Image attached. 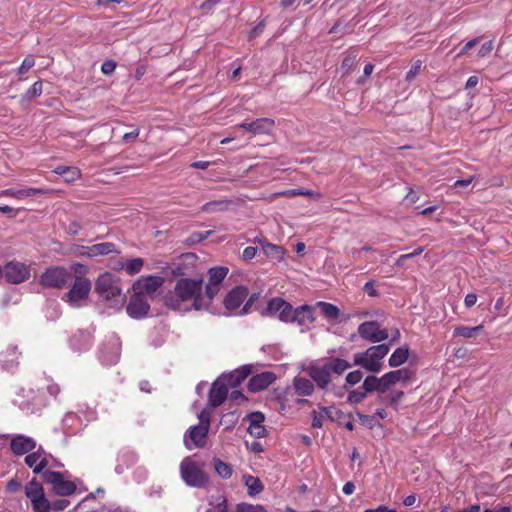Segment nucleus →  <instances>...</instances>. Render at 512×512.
I'll list each match as a JSON object with an SVG mask.
<instances>
[{
    "label": "nucleus",
    "instance_id": "f257e3e1",
    "mask_svg": "<svg viewBox=\"0 0 512 512\" xmlns=\"http://www.w3.org/2000/svg\"><path fill=\"white\" fill-rule=\"evenodd\" d=\"M165 303L169 308L179 312L205 309L202 280L179 279L174 290L165 297Z\"/></svg>",
    "mask_w": 512,
    "mask_h": 512
},
{
    "label": "nucleus",
    "instance_id": "f03ea898",
    "mask_svg": "<svg viewBox=\"0 0 512 512\" xmlns=\"http://www.w3.org/2000/svg\"><path fill=\"white\" fill-rule=\"evenodd\" d=\"M389 351L390 347L388 344L371 346L364 352L354 354V365L360 366L372 373H379L384 367L383 359Z\"/></svg>",
    "mask_w": 512,
    "mask_h": 512
},
{
    "label": "nucleus",
    "instance_id": "7ed1b4c3",
    "mask_svg": "<svg viewBox=\"0 0 512 512\" xmlns=\"http://www.w3.org/2000/svg\"><path fill=\"white\" fill-rule=\"evenodd\" d=\"M95 290L101 298L111 301V305H122L125 301V295L122 294L116 277L111 273L106 272L98 277Z\"/></svg>",
    "mask_w": 512,
    "mask_h": 512
},
{
    "label": "nucleus",
    "instance_id": "20e7f679",
    "mask_svg": "<svg viewBox=\"0 0 512 512\" xmlns=\"http://www.w3.org/2000/svg\"><path fill=\"white\" fill-rule=\"evenodd\" d=\"M180 475L184 483L190 487L202 488L209 481L208 475L190 456L182 460L180 464Z\"/></svg>",
    "mask_w": 512,
    "mask_h": 512
},
{
    "label": "nucleus",
    "instance_id": "39448f33",
    "mask_svg": "<svg viewBox=\"0 0 512 512\" xmlns=\"http://www.w3.org/2000/svg\"><path fill=\"white\" fill-rule=\"evenodd\" d=\"M42 478L45 483L51 486L53 493L58 496H70L76 491V484L65 479L63 473L46 470L43 472Z\"/></svg>",
    "mask_w": 512,
    "mask_h": 512
},
{
    "label": "nucleus",
    "instance_id": "423d86ee",
    "mask_svg": "<svg viewBox=\"0 0 512 512\" xmlns=\"http://www.w3.org/2000/svg\"><path fill=\"white\" fill-rule=\"evenodd\" d=\"M294 307L281 297L271 298L265 310L262 312L263 316L275 317L283 323H290L292 319Z\"/></svg>",
    "mask_w": 512,
    "mask_h": 512
},
{
    "label": "nucleus",
    "instance_id": "0eeeda50",
    "mask_svg": "<svg viewBox=\"0 0 512 512\" xmlns=\"http://www.w3.org/2000/svg\"><path fill=\"white\" fill-rule=\"evenodd\" d=\"M121 342L118 336L112 334L101 344L99 359L103 365H115L120 358Z\"/></svg>",
    "mask_w": 512,
    "mask_h": 512
},
{
    "label": "nucleus",
    "instance_id": "6e6552de",
    "mask_svg": "<svg viewBox=\"0 0 512 512\" xmlns=\"http://www.w3.org/2000/svg\"><path fill=\"white\" fill-rule=\"evenodd\" d=\"M72 274L63 267L48 268L41 276L40 282L49 288H63L71 280Z\"/></svg>",
    "mask_w": 512,
    "mask_h": 512
},
{
    "label": "nucleus",
    "instance_id": "1a4fd4ad",
    "mask_svg": "<svg viewBox=\"0 0 512 512\" xmlns=\"http://www.w3.org/2000/svg\"><path fill=\"white\" fill-rule=\"evenodd\" d=\"M91 289V282L85 277L78 276L75 278L72 287L65 294L64 300L72 307H79L80 301L88 297Z\"/></svg>",
    "mask_w": 512,
    "mask_h": 512
},
{
    "label": "nucleus",
    "instance_id": "9d476101",
    "mask_svg": "<svg viewBox=\"0 0 512 512\" xmlns=\"http://www.w3.org/2000/svg\"><path fill=\"white\" fill-rule=\"evenodd\" d=\"M5 280L12 284H20L30 278V267L22 262L10 261L2 269Z\"/></svg>",
    "mask_w": 512,
    "mask_h": 512
},
{
    "label": "nucleus",
    "instance_id": "9b49d317",
    "mask_svg": "<svg viewBox=\"0 0 512 512\" xmlns=\"http://www.w3.org/2000/svg\"><path fill=\"white\" fill-rule=\"evenodd\" d=\"M360 337L366 341L379 343L388 339L389 334L386 329H381L377 321H366L358 326Z\"/></svg>",
    "mask_w": 512,
    "mask_h": 512
},
{
    "label": "nucleus",
    "instance_id": "f8f14e48",
    "mask_svg": "<svg viewBox=\"0 0 512 512\" xmlns=\"http://www.w3.org/2000/svg\"><path fill=\"white\" fill-rule=\"evenodd\" d=\"M209 429L206 426L194 425L184 435L185 447L189 450L203 448L206 445Z\"/></svg>",
    "mask_w": 512,
    "mask_h": 512
},
{
    "label": "nucleus",
    "instance_id": "ddd939ff",
    "mask_svg": "<svg viewBox=\"0 0 512 512\" xmlns=\"http://www.w3.org/2000/svg\"><path fill=\"white\" fill-rule=\"evenodd\" d=\"M52 456L47 453L42 446H39L37 450L29 452L25 457V464L32 469L34 474H40L49 465V459Z\"/></svg>",
    "mask_w": 512,
    "mask_h": 512
},
{
    "label": "nucleus",
    "instance_id": "4468645a",
    "mask_svg": "<svg viewBox=\"0 0 512 512\" xmlns=\"http://www.w3.org/2000/svg\"><path fill=\"white\" fill-rule=\"evenodd\" d=\"M150 310V305L144 295L134 292L127 304V314L134 319L144 318Z\"/></svg>",
    "mask_w": 512,
    "mask_h": 512
},
{
    "label": "nucleus",
    "instance_id": "2eb2a0df",
    "mask_svg": "<svg viewBox=\"0 0 512 512\" xmlns=\"http://www.w3.org/2000/svg\"><path fill=\"white\" fill-rule=\"evenodd\" d=\"M94 342V329H79L70 338V347L78 353L88 351Z\"/></svg>",
    "mask_w": 512,
    "mask_h": 512
},
{
    "label": "nucleus",
    "instance_id": "dca6fc26",
    "mask_svg": "<svg viewBox=\"0 0 512 512\" xmlns=\"http://www.w3.org/2000/svg\"><path fill=\"white\" fill-rule=\"evenodd\" d=\"M37 446L36 441L23 434H13L10 436V449L16 456H22L33 451Z\"/></svg>",
    "mask_w": 512,
    "mask_h": 512
},
{
    "label": "nucleus",
    "instance_id": "f3484780",
    "mask_svg": "<svg viewBox=\"0 0 512 512\" xmlns=\"http://www.w3.org/2000/svg\"><path fill=\"white\" fill-rule=\"evenodd\" d=\"M229 393V386L226 382L219 377L216 381L213 382L209 395L208 402L209 406L212 408H216L224 403Z\"/></svg>",
    "mask_w": 512,
    "mask_h": 512
},
{
    "label": "nucleus",
    "instance_id": "a211bd4d",
    "mask_svg": "<svg viewBox=\"0 0 512 512\" xmlns=\"http://www.w3.org/2000/svg\"><path fill=\"white\" fill-rule=\"evenodd\" d=\"M163 278L160 276L151 275L146 278L137 280L133 284V291L139 292L145 297L147 295H153L162 286Z\"/></svg>",
    "mask_w": 512,
    "mask_h": 512
},
{
    "label": "nucleus",
    "instance_id": "6ab92c4d",
    "mask_svg": "<svg viewBox=\"0 0 512 512\" xmlns=\"http://www.w3.org/2000/svg\"><path fill=\"white\" fill-rule=\"evenodd\" d=\"M414 377V373L407 368L390 371L382 376L386 391L397 383L407 384Z\"/></svg>",
    "mask_w": 512,
    "mask_h": 512
},
{
    "label": "nucleus",
    "instance_id": "aec40b11",
    "mask_svg": "<svg viewBox=\"0 0 512 512\" xmlns=\"http://www.w3.org/2000/svg\"><path fill=\"white\" fill-rule=\"evenodd\" d=\"M315 321L313 306L304 304L293 309L290 323H296L300 327L308 328Z\"/></svg>",
    "mask_w": 512,
    "mask_h": 512
},
{
    "label": "nucleus",
    "instance_id": "412c9836",
    "mask_svg": "<svg viewBox=\"0 0 512 512\" xmlns=\"http://www.w3.org/2000/svg\"><path fill=\"white\" fill-rule=\"evenodd\" d=\"M308 375L316 383L317 387L321 390L327 389L331 382V375L326 365H310L307 369Z\"/></svg>",
    "mask_w": 512,
    "mask_h": 512
},
{
    "label": "nucleus",
    "instance_id": "4be33fe9",
    "mask_svg": "<svg viewBox=\"0 0 512 512\" xmlns=\"http://www.w3.org/2000/svg\"><path fill=\"white\" fill-rule=\"evenodd\" d=\"M236 127L242 128L253 134L270 133L274 127V120L271 118H258L252 122H243Z\"/></svg>",
    "mask_w": 512,
    "mask_h": 512
},
{
    "label": "nucleus",
    "instance_id": "5701e85b",
    "mask_svg": "<svg viewBox=\"0 0 512 512\" xmlns=\"http://www.w3.org/2000/svg\"><path fill=\"white\" fill-rule=\"evenodd\" d=\"M21 352L15 345H9L0 353V364L3 369L13 372L19 365Z\"/></svg>",
    "mask_w": 512,
    "mask_h": 512
},
{
    "label": "nucleus",
    "instance_id": "b1692460",
    "mask_svg": "<svg viewBox=\"0 0 512 512\" xmlns=\"http://www.w3.org/2000/svg\"><path fill=\"white\" fill-rule=\"evenodd\" d=\"M276 380L273 372L265 371L252 376L248 382L249 391L256 393L266 389Z\"/></svg>",
    "mask_w": 512,
    "mask_h": 512
},
{
    "label": "nucleus",
    "instance_id": "393cba45",
    "mask_svg": "<svg viewBox=\"0 0 512 512\" xmlns=\"http://www.w3.org/2000/svg\"><path fill=\"white\" fill-rule=\"evenodd\" d=\"M248 295V290L244 286H237L233 288L224 299V306L226 309L233 311L238 309L244 302Z\"/></svg>",
    "mask_w": 512,
    "mask_h": 512
},
{
    "label": "nucleus",
    "instance_id": "a878e982",
    "mask_svg": "<svg viewBox=\"0 0 512 512\" xmlns=\"http://www.w3.org/2000/svg\"><path fill=\"white\" fill-rule=\"evenodd\" d=\"M339 413L340 412L334 406H319L318 410L312 411V427L321 428L325 418L334 421Z\"/></svg>",
    "mask_w": 512,
    "mask_h": 512
},
{
    "label": "nucleus",
    "instance_id": "bb28decb",
    "mask_svg": "<svg viewBox=\"0 0 512 512\" xmlns=\"http://www.w3.org/2000/svg\"><path fill=\"white\" fill-rule=\"evenodd\" d=\"M249 427L248 433L255 438L266 436V428L263 423L265 421L264 414L261 412H253L248 415Z\"/></svg>",
    "mask_w": 512,
    "mask_h": 512
},
{
    "label": "nucleus",
    "instance_id": "cd10ccee",
    "mask_svg": "<svg viewBox=\"0 0 512 512\" xmlns=\"http://www.w3.org/2000/svg\"><path fill=\"white\" fill-rule=\"evenodd\" d=\"M254 243H258L264 252V254L275 261H281L284 259L285 252L282 247L272 244L263 238H255Z\"/></svg>",
    "mask_w": 512,
    "mask_h": 512
},
{
    "label": "nucleus",
    "instance_id": "c85d7f7f",
    "mask_svg": "<svg viewBox=\"0 0 512 512\" xmlns=\"http://www.w3.org/2000/svg\"><path fill=\"white\" fill-rule=\"evenodd\" d=\"M47 190L45 188H24V189H14L9 188L2 190L0 192V196H8L13 197L18 200L26 199L35 195H42L45 194Z\"/></svg>",
    "mask_w": 512,
    "mask_h": 512
},
{
    "label": "nucleus",
    "instance_id": "c756f323",
    "mask_svg": "<svg viewBox=\"0 0 512 512\" xmlns=\"http://www.w3.org/2000/svg\"><path fill=\"white\" fill-rule=\"evenodd\" d=\"M293 387L298 396H310L314 392V384L310 379L304 377H295Z\"/></svg>",
    "mask_w": 512,
    "mask_h": 512
},
{
    "label": "nucleus",
    "instance_id": "7c9ffc66",
    "mask_svg": "<svg viewBox=\"0 0 512 512\" xmlns=\"http://www.w3.org/2000/svg\"><path fill=\"white\" fill-rule=\"evenodd\" d=\"M362 389H364L366 393L379 392L384 394L386 392L382 377L378 378L375 376H367L363 382Z\"/></svg>",
    "mask_w": 512,
    "mask_h": 512
},
{
    "label": "nucleus",
    "instance_id": "2f4dec72",
    "mask_svg": "<svg viewBox=\"0 0 512 512\" xmlns=\"http://www.w3.org/2000/svg\"><path fill=\"white\" fill-rule=\"evenodd\" d=\"M53 171L63 176L66 182H74L81 177V171L74 166L59 165Z\"/></svg>",
    "mask_w": 512,
    "mask_h": 512
},
{
    "label": "nucleus",
    "instance_id": "473e14b6",
    "mask_svg": "<svg viewBox=\"0 0 512 512\" xmlns=\"http://www.w3.org/2000/svg\"><path fill=\"white\" fill-rule=\"evenodd\" d=\"M409 356V348L404 345L397 348L390 356L388 364L390 367H399L404 364Z\"/></svg>",
    "mask_w": 512,
    "mask_h": 512
},
{
    "label": "nucleus",
    "instance_id": "72a5a7b5",
    "mask_svg": "<svg viewBox=\"0 0 512 512\" xmlns=\"http://www.w3.org/2000/svg\"><path fill=\"white\" fill-rule=\"evenodd\" d=\"M325 365L330 374L335 373L337 375H341L351 367V364L347 360L341 358H332L326 362Z\"/></svg>",
    "mask_w": 512,
    "mask_h": 512
},
{
    "label": "nucleus",
    "instance_id": "f704fd0d",
    "mask_svg": "<svg viewBox=\"0 0 512 512\" xmlns=\"http://www.w3.org/2000/svg\"><path fill=\"white\" fill-rule=\"evenodd\" d=\"M44 494L43 486L36 479H32L25 486V495L30 499L31 503L40 498Z\"/></svg>",
    "mask_w": 512,
    "mask_h": 512
},
{
    "label": "nucleus",
    "instance_id": "c9c22d12",
    "mask_svg": "<svg viewBox=\"0 0 512 512\" xmlns=\"http://www.w3.org/2000/svg\"><path fill=\"white\" fill-rule=\"evenodd\" d=\"M39 391H46L53 398H57L60 393V386L50 377H42L38 386Z\"/></svg>",
    "mask_w": 512,
    "mask_h": 512
},
{
    "label": "nucleus",
    "instance_id": "e433bc0d",
    "mask_svg": "<svg viewBox=\"0 0 512 512\" xmlns=\"http://www.w3.org/2000/svg\"><path fill=\"white\" fill-rule=\"evenodd\" d=\"M243 481L248 489V494L250 496L258 495L264 488L261 480L258 477H254L252 475H244Z\"/></svg>",
    "mask_w": 512,
    "mask_h": 512
},
{
    "label": "nucleus",
    "instance_id": "4c0bfd02",
    "mask_svg": "<svg viewBox=\"0 0 512 512\" xmlns=\"http://www.w3.org/2000/svg\"><path fill=\"white\" fill-rule=\"evenodd\" d=\"M90 252H92V257H96L115 253L118 252V250L116 249V245L114 243L103 242L90 246Z\"/></svg>",
    "mask_w": 512,
    "mask_h": 512
},
{
    "label": "nucleus",
    "instance_id": "58836bf2",
    "mask_svg": "<svg viewBox=\"0 0 512 512\" xmlns=\"http://www.w3.org/2000/svg\"><path fill=\"white\" fill-rule=\"evenodd\" d=\"M316 306L321 309V314L329 321H334L339 317L340 311L334 304L319 301Z\"/></svg>",
    "mask_w": 512,
    "mask_h": 512
},
{
    "label": "nucleus",
    "instance_id": "ea45409f",
    "mask_svg": "<svg viewBox=\"0 0 512 512\" xmlns=\"http://www.w3.org/2000/svg\"><path fill=\"white\" fill-rule=\"evenodd\" d=\"M212 464L214 467V470L216 474L223 478V479H229L233 474V467L232 465L222 461L219 458H213Z\"/></svg>",
    "mask_w": 512,
    "mask_h": 512
},
{
    "label": "nucleus",
    "instance_id": "a19ab883",
    "mask_svg": "<svg viewBox=\"0 0 512 512\" xmlns=\"http://www.w3.org/2000/svg\"><path fill=\"white\" fill-rule=\"evenodd\" d=\"M209 508L205 512H228L227 499L223 495L218 497L210 498L208 501Z\"/></svg>",
    "mask_w": 512,
    "mask_h": 512
},
{
    "label": "nucleus",
    "instance_id": "79ce46f5",
    "mask_svg": "<svg viewBox=\"0 0 512 512\" xmlns=\"http://www.w3.org/2000/svg\"><path fill=\"white\" fill-rule=\"evenodd\" d=\"M209 283L220 285L228 274V268L226 267H213L209 269Z\"/></svg>",
    "mask_w": 512,
    "mask_h": 512
},
{
    "label": "nucleus",
    "instance_id": "37998d69",
    "mask_svg": "<svg viewBox=\"0 0 512 512\" xmlns=\"http://www.w3.org/2000/svg\"><path fill=\"white\" fill-rule=\"evenodd\" d=\"M281 195L296 197V196H309L315 200H319L321 198V194L310 189L305 188H295L283 191Z\"/></svg>",
    "mask_w": 512,
    "mask_h": 512
},
{
    "label": "nucleus",
    "instance_id": "c03bdc74",
    "mask_svg": "<svg viewBox=\"0 0 512 512\" xmlns=\"http://www.w3.org/2000/svg\"><path fill=\"white\" fill-rule=\"evenodd\" d=\"M483 329V325H478L475 327H467V326H457L453 331L454 337H464V338H472L477 332Z\"/></svg>",
    "mask_w": 512,
    "mask_h": 512
},
{
    "label": "nucleus",
    "instance_id": "a18cd8bd",
    "mask_svg": "<svg viewBox=\"0 0 512 512\" xmlns=\"http://www.w3.org/2000/svg\"><path fill=\"white\" fill-rule=\"evenodd\" d=\"M230 201L227 200H215L205 203L202 206V211L207 213H214L218 211H224L228 208Z\"/></svg>",
    "mask_w": 512,
    "mask_h": 512
},
{
    "label": "nucleus",
    "instance_id": "49530a36",
    "mask_svg": "<svg viewBox=\"0 0 512 512\" xmlns=\"http://www.w3.org/2000/svg\"><path fill=\"white\" fill-rule=\"evenodd\" d=\"M220 288V285L212 284L209 282L206 284L205 293H202L205 300V309L209 307L215 295H217L218 292L220 291Z\"/></svg>",
    "mask_w": 512,
    "mask_h": 512
},
{
    "label": "nucleus",
    "instance_id": "de8ad7c7",
    "mask_svg": "<svg viewBox=\"0 0 512 512\" xmlns=\"http://www.w3.org/2000/svg\"><path fill=\"white\" fill-rule=\"evenodd\" d=\"M144 265L142 258H133L125 263V270L129 275H135L139 273Z\"/></svg>",
    "mask_w": 512,
    "mask_h": 512
},
{
    "label": "nucleus",
    "instance_id": "09e8293b",
    "mask_svg": "<svg viewBox=\"0 0 512 512\" xmlns=\"http://www.w3.org/2000/svg\"><path fill=\"white\" fill-rule=\"evenodd\" d=\"M31 504L34 512H49L51 510L50 502L46 498L45 494L40 498L35 499Z\"/></svg>",
    "mask_w": 512,
    "mask_h": 512
},
{
    "label": "nucleus",
    "instance_id": "8fccbe9b",
    "mask_svg": "<svg viewBox=\"0 0 512 512\" xmlns=\"http://www.w3.org/2000/svg\"><path fill=\"white\" fill-rule=\"evenodd\" d=\"M220 377L232 388L239 386L243 382V376H240L236 370L228 374L224 373Z\"/></svg>",
    "mask_w": 512,
    "mask_h": 512
},
{
    "label": "nucleus",
    "instance_id": "3c124183",
    "mask_svg": "<svg viewBox=\"0 0 512 512\" xmlns=\"http://www.w3.org/2000/svg\"><path fill=\"white\" fill-rule=\"evenodd\" d=\"M366 395H367V393L365 392L364 389H362V390H359V389L352 390V391H350L348 393L347 401L350 404H358V403L362 402L365 399Z\"/></svg>",
    "mask_w": 512,
    "mask_h": 512
},
{
    "label": "nucleus",
    "instance_id": "603ef678",
    "mask_svg": "<svg viewBox=\"0 0 512 512\" xmlns=\"http://www.w3.org/2000/svg\"><path fill=\"white\" fill-rule=\"evenodd\" d=\"M403 397H404V392L402 390L392 391L390 394L387 395L386 405L397 406Z\"/></svg>",
    "mask_w": 512,
    "mask_h": 512
},
{
    "label": "nucleus",
    "instance_id": "864d4df0",
    "mask_svg": "<svg viewBox=\"0 0 512 512\" xmlns=\"http://www.w3.org/2000/svg\"><path fill=\"white\" fill-rule=\"evenodd\" d=\"M35 65V59L32 55H27L20 67L18 68V73L20 75L25 74L29 69H31Z\"/></svg>",
    "mask_w": 512,
    "mask_h": 512
},
{
    "label": "nucleus",
    "instance_id": "5fc2aeb1",
    "mask_svg": "<svg viewBox=\"0 0 512 512\" xmlns=\"http://www.w3.org/2000/svg\"><path fill=\"white\" fill-rule=\"evenodd\" d=\"M266 510L260 505H251L240 503L237 505V512H265Z\"/></svg>",
    "mask_w": 512,
    "mask_h": 512
},
{
    "label": "nucleus",
    "instance_id": "6e6d98bb",
    "mask_svg": "<svg viewBox=\"0 0 512 512\" xmlns=\"http://www.w3.org/2000/svg\"><path fill=\"white\" fill-rule=\"evenodd\" d=\"M421 67H422V61L421 60H416L411 68L409 69V71L407 72L406 74V80L407 81H412L420 72L421 70Z\"/></svg>",
    "mask_w": 512,
    "mask_h": 512
},
{
    "label": "nucleus",
    "instance_id": "4d7b16f0",
    "mask_svg": "<svg viewBox=\"0 0 512 512\" xmlns=\"http://www.w3.org/2000/svg\"><path fill=\"white\" fill-rule=\"evenodd\" d=\"M198 419L200 423L198 425L206 426L208 429H210V422H211V411L208 408L203 409L198 414Z\"/></svg>",
    "mask_w": 512,
    "mask_h": 512
},
{
    "label": "nucleus",
    "instance_id": "13d9d810",
    "mask_svg": "<svg viewBox=\"0 0 512 512\" xmlns=\"http://www.w3.org/2000/svg\"><path fill=\"white\" fill-rule=\"evenodd\" d=\"M71 251L76 256H84L92 258V252H90V246L75 245L71 248Z\"/></svg>",
    "mask_w": 512,
    "mask_h": 512
},
{
    "label": "nucleus",
    "instance_id": "bf43d9fd",
    "mask_svg": "<svg viewBox=\"0 0 512 512\" xmlns=\"http://www.w3.org/2000/svg\"><path fill=\"white\" fill-rule=\"evenodd\" d=\"M363 377V374L361 371L359 370H355V371H352V372H349L346 376V384L348 385H356L357 383H359L361 381Z\"/></svg>",
    "mask_w": 512,
    "mask_h": 512
},
{
    "label": "nucleus",
    "instance_id": "052dcab7",
    "mask_svg": "<svg viewBox=\"0 0 512 512\" xmlns=\"http://www.w3.org/2000/svg\"><path fill=\"white\" fill-rule=\"evenodd\" d=\"M42 94V82L36 81L27 91V96L38 97Z\"/></svg>",
    "mask_w": 512,
    "mask_h": 512
},
{
    "label": "nucleus",
    "instance_id": "680f3d73",
    "mask_svg": "<svg viewBox=\"0 0 512 512\" xmlns=\"http://www.w3.org/2000/svg\"><path fill=\"white\" fill-rule=\"evenodd\" d=\"M221 0H205L200 8L204 13H209L213 11L215 6H217L220 3Z\"/></svg>",
    "mask_w": 512,
    "mask_h": 512
},
{
    "label": "nucleus",
    "instance_id": "e2e57ef3",
    "mask_svg": "<svg viewBox=\"0 0 512 512\" xmlns=\"http://www.w3.org/2000/svg\"><path fill=\"white\" fill-rule=\"evenodd\" d=\"M115 69L116 62L113 60L104 61L101 65V71L106 75L111 74L112 72H114Z\"/></svg>",
    "mask_w": 512,
    "mask_h": 512
},
{
    "label": "nucleus",
    "instance_id": "0e129e2a",
    "mask_svg": "<svg viewBox=\"0 0 512 512\" xmlns=\"http://www.w3.org/2000/svg\"><path fill=\"white\" fill-rule=\"evenodd\" d=\"M211 234H212V231H206L204 233H202V232H195V233L191 234L190 241L192 243L201 242V241L207 239Z\"/></svg>",
    "mask_w": 512,
    "mask_h": 512
},
{
    "label": "nucleus",
    "instance_id": "69168bd1",
    "mask_svg": "<svg viewBox=\"0 0 512 512\" xmlns=\"http://www.w3.org/2000/svg\"><path fill=\"white\" fill-rule=\"evenodd\" d=\"M257 254V248L248 246L243 250L242 257L244 260H252Z\"/></svg>",
    "mask_w": 512,
    "mask_h": 512
},
{
    "label": "nucleus",
    "instance_id": "338daca9",
    "mask_svg": "<svg viewBox=\"0 0 512 512\" xmlns=\"http://www.w3.org/2000/svg\"><path fill=\"white\" fill-rule=\"evenodd\" d=\"M50 505H51V510L62 511L69 505V501L60 499V500H56V501L50 503Z\"/></svg>",
    "mask_w": 512,
    "mask_h": 512
},
{
    "label": "nucleus",
    "instance_id": "774afa93",
    "mask_svg": "<svg viewBox=\"0 0 512 512\" xmlns=\"http://www.w3.org/2000/svg\"><path fill=\"white\" fill-rule=\"evenodd\" d=\"M483 512H512V508L510 506L497 504L492 508L484 509Z\"/></svg>",
    "mask_w": 512,
    "mask_h": 512
}]
</instances>
